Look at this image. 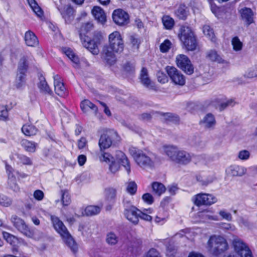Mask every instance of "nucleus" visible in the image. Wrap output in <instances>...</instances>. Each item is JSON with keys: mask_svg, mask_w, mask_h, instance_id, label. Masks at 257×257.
Returning a JSON list of instances; mask_svg holds the SVG:
<instances>
[{"mask_svg": "<svg viewBox=\"0 0 257 257\" xmlns=\"http://www.w3.org/2000/svg\"><path fill=\"white\" fill-rule=\"evenodd\" d=\"M11 220L14 226L22 233L28 237H34L33 231L30 229L22 219L16 215H13L12 216Z\"/></svg>", "mask_w": 257, "mask_h": 257, "instance_id": "obj_11", "label": "nucleus"}, {"mask_svg": "<svg viewBox=\"0 0 257 257\" xmlns=\"http://www.w3.org/2000/svg\"><path fill=\"white\" fill-rule=\"evenodd\" d=\"M131 41L134 49H138L139 45L141 43L140 40L136 38L135 36H132L131 37Z\"/></svg>", "mask_w": 257, "mask_h": 257, "instance_id": "obj_59", "label": "nucleus"}, {"mask_svg": "<svg viewBox=\"0 0 257 257\" xmlns=\"http://www.w3.org/2000/svg\"><path fill=\"white\" fill-rule=\"evenodd\" d=\"M206 57L211 61L216 62L219 63H222L224 61L220 55L214 50H210L208 51Z\"/></svg>", "mask_w": 257, "mask_h": 257, "instance_id": "obj_34", "label": "nucleus"}, {"mask_svg": "<svg viewBox=\"0 0 257 257\" xmlns=\"http://www.w3.org/2000/svg\"><path fill=\"white\" fill-rule=\"evenodd\" d=\"M92 14L95 20L102 25L106 21V16L104 11L99 7H94L92 10Z\"/></svg>", "mask_w": 257, "mask_h": 257, "instance_id": "obj_22", "label": "nucleus"}, {"mask_svg": "<svg viewBox=\"0 0 257 257\" xmlns=\"http://www.w3.org/2000/svg\"><path fill=\"white\" fill-rule=\"evenodd\" d=\"M3 234L4 238L11 244H13L17 240V238L14 235L8 232H4Z\"/></svg>", "mask_w": 257, "mask_h": 257, "instance_id": "obj_54", "label": "nucleus"}, {"mask_svg": "<svg viewBox=\"0 0 257 257\" xmlns=\"http://www.w3.org/2000/svg\"><path fill=\"white\" fill-rule=\"evenodd\" d=\"M208 250L213 254L217 255L226 250L228 245L226 239L221 235H211L207 241Z\"/></svg>", "mask_w": 257, "mask_h": 257, "instance_id": "obj_7", "label": "nucleus"}, {"mask_svg": "<svg viewBox=\"0 0 257 257\" xmlns=\"http://www.w3.org/2000/svg\"><path fill=\"white\" fill-rule=\"evenodd\" d=\"M24 40L26 44L29 47H36L39 44L37 37L31 31L25 33Z\"/></svg>", "mask_w": 257, "mask_h": 257, "instance_id": "obj_25", "label": "nucleus"}, {"mask_svg": "<svg viewBox=\"0 0 257 257\" xmlns=\"http://www.w3.org/2000/svg\"><path fill=\"white\" fill-rule=\"evenodd\" d=\"M255 71V69L254 67L249 68L247 70V71L245 72L244 76L247 78H253L255 77H257V72Z\"/></svg>", "mask_w": 257, "mask_h": 257, "instance_id": "obj_56", "label": "nucleus"}, {"mask_svg": "<svg viewBox=\"0 0 257 257\" xmlns=\"http://www.w3.org/2000/svg\"><path fill=\"white\" fill-rule=\"evenodd\" d=\"M139 210L134 206L126 207L124 210V214L126 219L134 224L139 222Z\"/></svg>", "mask_w": 257, "mask_h": 257, "instance_id": "obj_17", "label": "nucleus"}, {"mask_svg": "<svg viewBox=\"0 0 257 257\" xmlns=\"http://www.w3.org/2000/svg\"><path fill=\"white\" fill-rule=\"evenodd\" d=\"M13 203V200L10 197L4 194H0V205L8 207L10 206Z\"/></svg>", "mask_w": 257, "mask_h": 257, "instance_id": "obj_45", "label": "nucleus"}, {"mask_svg": "<svg viewBox=\"0 0 257 257\" xmlns=\"http://www.w3.org/2000/svg\"><path fill=\"white\" fill-rule=\"evenodd\" d=\"M217 197L212 194L199 193L194 195L192 201L197 206H210L217 202Z\"/></svg>", "mask_w": 257, "mask_h": 257, "instance_id": "obj_9", "label": "nucleus"}, {"mask_svg": "<svg viewBox=\"0 0 257 257\" xmlns=\"http://www.w3.org/2000/svg\"><path fill=\"white\" fill-rule=\"evenodd\" d=\"M87 146V140L85 138L82 137L77 143V146L79 149H83Z\"/></svg>", "mask_w": 257, "mask_h": 257, "instance_id": "obj_58", "label": "nucleus"}, {"mask_svg": "<svg viewBox=\"0 0 257 257\" xmlns=\"http://www.w3.org/2000/svg\"><path fill=\"white\" fill-rule=\"evenodd\" d=\"M117 137V133L113 130L106 131L100 136L98 145L100 150L109 148L112 145V141Z\"/></svg>", "mask_w": 257, "mask_h": 257, "instance_id": "obj_10", "label": "nucleus"}, {"mask_svg": "<svg viewBox=\"0 0 257 257\" xmlns=\"http://www.w3.org/2000/svg\"><path fill=\"white\" fill-rule=\"evenodd\" d=\"M176 61L178 67L186 74L190 75L194 72V67L188 57L183 54L178 55L176 58Z\"/></svg>", "mask_w": 257, "mask_h": 257, "instance_id": "obj_12", "label": "nucleus"}, {"mask_svg": "<svg viewBox=\"0 0 257 257\" xmlns=\"http://www.w3.org/2000/svg\"><path fill=\"white\" fill-rule=\"evenodd\" d=\"M80 108L82 111L85 113L92 111L96 115L98 111L97 107L88 99H84L81 102Z\"/></svg>", "mask_w": 257, "mask_h": 257, "instance_id": "obj_20", "label": "nucleus"}, {"mask_svg": "<svg viewBox=\"0 0 257 257\" xmlns=\"http://www.w3.org/2000/svg\"><path fill=\"white\" fill-rule=\"evenodd\" d=\"M168 212L162 208L158 211L155 217V221L159 224L162 225L167 221L168 219Z\"/></svg>", "mask_w": 257, "mask_h": 257, "instance_id": "obj_29", "label": "nucleus"}, {"mask_svg": "<svg viewBox=\"0 0 257 257\" xmlns=\"http://www.w3.org/2000/svg\"><path fill=\"white\" fill-rule=\"evenodd\" d=\"M157 77L158 81L162 83H165L167 81V77L162 73H158Z\"/></svg>", "mask_w": 257, "mask_h": 257, "instance_id": "obj_64", "label": "nucleus"}, {"mask_svg": "<svg viewBox=\"0 0 257 257\" xmlns=\"http://www.w3.org/2000/svg\"><path fill=\"white\" fill-rule=\"evenodd\" d=\"M179 38L188 51H194L197 46L196 37L191 29L188 27L182 26L179 31Z\"/></svg>", "mask_w": 257, "mask_h": 257, "instance_id": "obj_6", "label": "nucleus"}, {"mask_svg": "<svg viewBox=\"0 0 257 257\" xmlns=\"http://www.w3.org/2000/svg\"><path fill=\"white\" fill-rule=\"evenodd\" d=\"M153 192L158 196H161L166 190L165 186L161 183L154 182L152 184Z\"/></svg>", "mask_w": 257, "mask_h": 257, "instance_id": "obj_32", "label": "nucleus"}, {"mask_svg": "<svg viewBox=\"0 0 257 257\" xmlns=\"http://www.w3.org/2000/svg\"><path fill=\"white\" fill-rule=\"evenodd\" d=\"M235 102L233 99H229L225 102H221L219 105L218 108L220 111H221L226 108L228 106H233Z\"/></svg>", "mask_w": 257, "mask_h": 257, "instance_id": "obj_53", "label": "nucleus"}, {"mask_svg": "<svg viewBox=\"0 0 257 257\" xmlns=\"http://www.w3.org/2000/svg\"><path fill=\"white\" fill-rule=\"evenodd\" d=\"M126 190L131 195L136 194L137 190V185L134 181H130L126 183Z\"/></svg>", "mask_w": 257, "mask_h": 257, "instance_id": "obj_46", "label": "nucleus"}, {"mask_svg": "<svg viewBox=\"0 0 257 257\" xmlns=\"http://www.w3.org/2000/svg\"><path fill=\"white\" fill-rule=\"evenodd\" d=\"M8 117V111L6 106L0 105V120H6Z\"/></svg>", "mask_w": 257, "mask_h": 257, "instance_id": "obj_52", "label": "nucleus"}, {"mask_svg": "<svg viewBox=\"0 0 257 257\" xmlns=\"http://www.w3.org/2000/svg\"><path fill=\"white\" fill-rule=\"evenodd\" d=\"M203 32L211 41H215V36L213 30L209 25H205L203 26Z\"/></svg>", "mask_w": 257, "mask_h": 257, "instance_id": "obj_43", "label": "nucleus"}, {"mask_svg": "<svg viewBox=\"0 0 257 257\" xmlns=\"http://www.w3.org/2000/svg\"><path fill=\"white\" fill-rule=\"evenodd\" d=\"M51 220L55 230L60 235L64 242L74 253L77 251L78 246L67 228L59 218L55 216H50Z\"/></svg>", "mask_w": 257, "mask_h": 257, "instance_id": "obj_5", "label": "nucleus"}, {"mask_svg": "<svg viewBox=\"0 0 257 257\" xmlns=\"http://www.w3.org/2000/svg\"><path fill=\"white\" fill-rule=\"evenodd\" d=\"M241 20L245 24L248 26L254 22V14L252 10L248 8H243L239 11Z\"/></svg>", "mask_w": 257, "mask_h": 257, "instance_id": "obj_18", "label": "nucleus"}, {"mask_svg": "<svg viewBox=\"0 0 257 257\" xmlns=\"http://www.w3.org/2000/svg\"><path fill=\"white\" fill-rule=\"evenodd\" d=\"M101 208V207L98 206H88L85 208L83 214L87 216L96 215L100 212Z\"/></svg>", "mask_w": 257, "mask_h": 257, "instance_id": "obj_39", "label": "nucleus"}, {"mask_svg": "<svg viewBox=\"0 0 257 257\" xmlns=\"http://www.w3.org/2000/svg\"><path fill=\"white\" fill-rule=\"evenodd\" d=\"M62 51L76 65L75 67L78 66L79 59L72 49L69 48L64 47L62 48Z\"/></svg>", "mask_w": 257, "mask_h": 257, "instance_id": "obj_28", "label": "nucleus"}, {"mask_svg": "<svg viewBox=\"0 0 257 257\" xmlns=\"http://www.w3.org/2000/svg\"><path fill=\"white\" fill-rule=\"evenodd\" d=\"M250 156V153L248 151L242 150L239 152L238 154V157L240 160H247Z\"/></svg>", "mask_w": 257, "mask_h": 257, "instance_id": "obj_57", "label": "nucleus"}, {"mask_svg": "<svg viewBox=\"0 0 257 257\" xmlns=\"http://www.w3.org/2000/svg\"><path fill=\"white\" fill-rule=\"evenodd\" d=\"M61 201L63 206H67L70 204L71 199L67 190L61 191Z\"/></svg>", "mask_w": 257, "mask_h": 257, "instance_id": "obj_48", "label": "nucleus"}, {"mask_svg": "<svg viewBox=\"0 0 257 257\" xmlns=\"http://www.w3.org/2000/svg\"><path fill=\"white\" fill-rule=\"evenodd\" d=\"M118 236L112 232H109L106 235V241L109 245H115L118 242Z\"/></svg>", "mask_w": 257, "mask_h": 257, "instance_id": "obj_41", "label": "nucleus"}, {"mask_svg": "<svg viewBox=\"0 0 257 257\" xmlns=\"http://www.w3.org/2000/svg\"><path fill=\"white\" fill-rule=\"evenodd\" d=\"M22 131L25 135L31 136L36 134L37 129L33 125L26 124L23 126Z\"/></svg>", "mask_w": 257, "mask_h": 257, "instance_id": "obj_35", "label": "nucleus"}, {"mask_svg": "<svg viewBox=\"0 0 257 257\" xmlns=\"http://www.w3.org/2000/svg\"><path fill=\"white\" fill-rule=\"evenodd\" d=\"M129 153L135 162L142 168H152L154 167L155 155L152 152H145L135 147H130Z\"/></svg>", "mask_w": 257, "mask_h": 257, "instance_id": "obj_3", "label": "nucleus"}, {"mask_svg": "<svg viewBox=\"0 0 257 257\" xmlns=\"http://www.w3.org/2000/svg\"><path fill=\"white\" fill-rule=\"evenodd\" d=\"M231 44L233 50L235 51H240L242 48V43L237 37H234L232 39Z\"/></svg>", "mask_w": 257, "mask_h": 257, "instance_id": "obj_47", "label": "nucleus"}, {"mask_svg": "<svg viewBox=\"0 0 257 257\" xmlns=\"http://www.w3.org/2000/svg\"><path fill=\"white\" fill-rule=\"evenodd\" d=\"M96 157L100 162L108 164L109 171L113 174L119 170L120 164L124 167L128 174L131 173V164L128 159L121 151H116L114 157H113L110 153L100 150L96 154Z\"/></svg>", "mask_w": 257, "mask_h": 257, "instance_id": "obj_1", "label": "nucleus"}, {"mask_svg": "<svg viewBox=\"0 0 257 257\" xmlns=\"http://www.w3.org/2000/svg\"><path fill=\"white\" fill-rule=\"evenodd\" d=\"M59 10L66 23H70L74 20L75 11L71 7L66 6Z\"/></svg>", "mask_w": 257, "mask_h": 257, "instance_id": "obj_19", "label": "nucleus"}, {"mask_svg": "<svg viewBox=\"0 0 257 257\" xmlns=\"http://www.w3.org/2000/svg\"><path fill=\"white\" fill-rule=\"evenodd\" d=\"M246 169L242 166L231 165L226 169L227 175L232 176H240L244 175Z\"/></svg>", "mask_w": 257, "mask_h": 257, "instance_id": "obj_24", "label": "nucleus"}, {"mask_svg": "<svg viewBox=\"0 0 257 257\" xmlns=\"http://www.w3.org/2000/svg\"><path fill=\"white\" fill-rule=\"evenodd\" d=\"M54 85L55 87V91L56 93L60 96H64L66 94V88L60 80V78L58 75L54 76Z\"/></svg>", "mask_w": 257, "mask_h": 257, "instance_id": "obj_21", "label": "nucleus"}, {"mask_svg": "<svg viewBox=\"0 0 257 257\" xmlns=\"http://www.w3.org/2000/svg\"><path fill=\"white\" fill-rule=\"evenodd\" d=\"M21 145L27 152L34 153L36 152L38 144L27 140H23L21 142Z\"/></svg>", "mask_w": 257, "mask_h": 257, "instance_id": "obj_31", "label": "nucleus"}, {"mask_svg": "<svg viewBox=\"0 0 257 257\" xmlns=\"http://www.w3.org/2000/svg\"><path fill=\"white\" fill-rule=\"evenodd\" d=\"M166 71L171 80L175 84L180 86L185 84V77L177 68L174 67L167 66Z\"/></svg>", "mask_w": 257, "mask_h": 257, "instance_id": "obj_13", "label": "nucleus"}, {"mask_svg": "<svg viewBox=\"0 0 257 257\" xmlns=\"http://www.w3.org/2000/svg\"><path fill=\"white\" fill-rule=\"evenodd\" d=\"M162 22L164 26L166 29H171L175 24L174 20L169 16H164L163 17Z\"/></svg>", "mask_w": 257, "mask_h": 257, "instance_id": "obj_42", "label": "nucleus"}, {"mask_svg": "<svg viewBox=\"0 0 257 257\" xmlns=\"http://www.w3.org/2000/svg\"><path fill=\"white\" fill-rule=\"evenodd\" d=\"M171 42L169 40H165L160 45V51L163 53L167 52L171 47Z\"/></svg>", "mask_w": 257, "mask_h": 257, "instance_id": "obj_51", "label": "nucleus"}, {"mask_svg": "<svg viewBox=\"0 0 257 257\" xmlns=\"http://www.w3.org/2000/svg\"><path fill=\"white\" fill-rule=\"evenodd\" d=\"M142 199L145 202L148 204H152L154 202L153 196L149 193L144 194L142 196Z\"/></svg>", "mask_w": 257, "mask_h": 257, "instance_id": "obj_55", "label": "nucleus"}, {"mask_svg": "<svg viewBox=\"0 0 257 257\" xmlns=\"http://www.w3.org/2000/svg\"><path fill=\"white\" fill-rule=\"evenodd\" d=\"M164 152L173 161L176 160L177 154L179 149L177 146L173 145L164 146L163 148Z\"/></svg>", "mask_w": 257, "mask_h": 257, "instance_id": "obj_27", "label": "nucleus"}, {"mask_svg": "<svg viewBox=\"0 0 257 257\" xmlns=\"http://www.w3.org/2000/svg\"><path fill=\"white\" fill-rule=\"evenodd\" d=\"M192 156H193L187 152L179 150L177 154L176 160H175V161H176L180 164L186 165L190 162L192 160Z\"/></svg>", "mask_w": 257, "mask_h": 257, "instance_id": "obj_23", "label": "nucleus"}, {"mask_svg": "<svg viewBox=\"0 0 257 257\" xmlns=\"http://www.w3.org/2000/svg\"><path fill=\"white\" fill-rule=\"evenodd\" d=\"M93 27V24L90 22H88L84 24L81 27V31H85L86 32H88L92 29Z\"/></svg>", "mask_w": 257, "mask_h": 257, "instance_id": "obj_62", "label": "nucleus"}, {"mask_svg": "<svg viewBox=\"0 0 257 257\" xmlns=\"http://www.w3.org/2000/svg\"><path fill=\"white\" fill-rule=\"evenodd\" d=\"M139 218H140L142 219H143L146 221H151L152 219V216L148 214V213L151 214L152 212V209L150 208L144 209L143 211H141L139 210Z\"/></svg>", "mask_w": 257, "mask_h": 257, "instance_id": "obj_44", "label": "nucleus"}, {"mask_svg": "<svg viewBox=\"0 0 257 257\" xmlns=\"http://www.w3.org/2000/svg\"><path fill=\"white\" fill-rule=\"evenodd\" d=\"M112 19L114 23L119 26L127 24L129 20L128 14L121 9H117L113 12Z\"/></svg>", "mask_w": 257, "mask_h": 257, "instance_id": "obj_16", "label": "nucleus"}, {"mask_svg": "<svg viewBox=\"0 0 257 257\" xmlns=\"http://www.w3.org/2000/svg\"><path fill=\"white\" fill-rule=\"evenodd\" d=\"M176 253V249L174 246L167 247V251L166 255L168 257H173L174 256L175 253Z\"/></svg>", "mask_w": 257, "mask_h": 257, "instance_id": "obj_63", "label": "nucleus"}, {"mask_svg": "<svg viewBox=\"0 0 257 257\" xmlns=\"http://www.w3.org/2000/svg\"><path fill=\"white\" fill-rule=\"evenodd\" d=\"M28 3L36 15L41 18L43 15V12L41 8L38 6L35 0H27Z\"/></svg>", "mask_w": 257, "mask_h": 257, "instance_id": "obj_37", "label": "nucleus"}, {"mask_svg": "<svg viewBox=\"0 0 257 257\" xmlns=\"http://www.w3.org/2000/svg\"><path fill=\"white\" fill-rule=\"evenodd\" d=\"M80 38L82 45L93 55H97L99 53L97 43L93 40H90L89 38L82 33L80 34Z\"/></svg>", "mask_w": 257, "mask_h": 257, "instance_id": "obj_15", "label": "nucleus"}, {"mask_svg": "<svg viewBox=\"0 0 257 257\" xmlns=\"http://www.w3.org/2000/svg\"><path fill=\"white\" fill-rule=\"evenodd\" d=\"M17 158L20 163L25 165H32V161L29 157L22 154H18Z\"/></svg>", "mask_w": 257, "mask_h": 257, "instance_id": "obj_49", "label": "nucleus"}, {"mask_svg": "<svg viewBox=\"0 0 257 257\" xmlns=\"http://www.w3.org/2000/svg\"><path fill=\"white\" fill-rule=\"evenodd\" d=\"M146 257H161L159 252L155 248H151L148 252Z\"/></svg>", "mask_w": 257, "mask_h": 257, "instance_id": "obj_61", "label": "nucleus"}, {"mask_svg": "<svg viewBox=\"0 0 257 257\" xmlns=\"http://www.w3.org/2000/svg\"><path fill=\"white\" fill-rule=\"evenodd\" d=\"M176 16L180 19L185 20L188 15V10L184 5H180L175 12Z\"/></svg>", "mask_w": 257, "mask_h": 257, "instance_id": "obj_38", "label": "nucleus"}, {"mask_svg": "<svg viewBox=\"0 0 257 257\" xmlns=\"http://www.w3.org/2000/svg\"><path fill=\"white\" fill-rule=\"evenodd\" d=\"M196 178L197 181L202 186L208 185L209 184L211 183L214 179V177L212 175L206 176L200 174L196 175Z\"/></svg>", "mask_w": 257, "mask_h": 257, "instance_id": "obj_33", "label": "nucleus"}, {"mask_svg": "<svg viewBox=\"0 0 257 257\" xmlns=\"http://www.w3.org/2000/svg\"><path fill=\"white\" fill-rule=\"evenodd\" d=\"M104 194L107 200H113L116 195V189L113 187H108L105 189Z\"/></svg>", "mask_w": 257, "mask_h": 257, "instance_id": "obj_40", "label": "nucleus"}, {"mask_svg": "<svg viewBox=\"0 0 257 257\" xmlns=\"http://www.w3.org/2000/svg\"><path fill=\"white\" fill-rule=\"evenodd\" d=\"M39 82L38 84V86L40 91L45 94L51 95L52 93V91L49 87L45 78L43 76H41L39 78Z\"/></svg>", "mask_w": 257, "mask_h": 257, "instance_id": "obj_30", "label": "nucleus"}, {"mask_svg": "<svg viewBox=\"0 0 257 257\" xmlns=\"http://www.w3.org/2000/svg\"><path fill=\"white\" fill-rule=\"evenodd\" d=\"M34 197L38 201L42 200L44 196V193L40 190H37L34 192Z\"/></svg>", "mask_w": 257, "mask_h": 257, "instance_id": "obj_60", "label": "nucleus"}, {"mask_svg": "<svg viewBox=\"0 0 257 257\" xmlns=\"http://www.w3.org/2000/svg\"><path fill=\"white\" fill-rule=\"evenodd\" d=\"M6 169L8 176L9 186L14 191H19L20 188L16 183V177L18 179H24L27 177V175L14 170L8 164L6 165Z\"/></svg>", "mask_w": 257, "mask_h": 257, "instance_id": "obj_8", "label": "nucleus"}, {"mask_svg": "<svg viewBox=\"0 0 257 257\" xmlns=\"http://www.w3.org/2000/svg\"><path fill=\"white\" fill-rule=\"evenodd\" d=\"M219 215L223 219H225L228 221H231L232 219V216L231 214L227 211L226 209H221L218 212Z\"/></svg>", "mask_w": 257, "mask_h": 257, "instance_id": "obj_50", "label": "nucleus"}, {"mask_svg": "<svg viewBox=\"0 0 257 257\" xmlns=\"http://www.w3.org/2000/svg\"><path fill=\"white\" fill-rule=\"evenodd\" d=\"M34 59L31 54L23 55L18 63L17 74L14 85L18 89H22L25 85L26 72L31 64L34 63Z\"/></svg>", "mask_w": 257, "mask_h": 257, "instance_id": "obj_4", "label": "nucleus"}, {"mask_svg": "<svg viewBox=\"0 0 257 257\" xmlns=\"http://www.w3.org/2000/svg\"><path fill=\"white\" fill-rule=\"evenodd\" d=\"M109 46H105L103 49V57L106 62L112 65L116 61L114 53H120L124 48V43L121 35L118 31L111 33L108 37Z\"/></svg>", "mask_w": 257, "mask_h": 257, "instance_id": "obj_2", "label": "nucleus"}, {"mask_svg": "<svg viewBox=\"0 0 257 257\" xmlns=\"http://www.w3.org/2000/svg\"><path fill=\"white\" fill-rule=\"evenodd\" d=\"M140 78L142 83L146 87H149L151 81L148 76V71L145 68H143L140 73Z\"/></svg>", "mask_w": 257, "mask_h": 257, "instance_id": "obj_36", "label": "nucleus"}, {"mask_svg": "<svg viewBox=\"0 0 257 257\" xmlns=\"http://www.w3.org/2000/svg\"><path fill=\"white\" fill-rule=\"evenodd\" d=\"M200 124L206 128H213L216 124L214 115L211 113L207 114L201 120Z\"/></svg>", "mask_w": 257, "mask_h": 257, "instance_id": "obj_26", "label": "nucleus"}, {"mask_svg": "<svg viewBox=\"0 0 257 257\" xmlns=\"http://www.w3.org/2000/svg\"><path fill=\"white\" fill-rule=\"evenodd\" d=\"M233 245L235 251L240 257H253L250 250L242 240L235 239L233 241Z\"/></svg>", "mask_w": 257, "mask_h": 257, "instance_id": "obj_14", "label": "nucleus"}]
</instances>
